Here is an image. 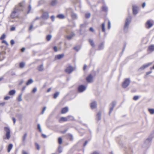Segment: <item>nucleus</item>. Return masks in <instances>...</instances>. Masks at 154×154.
Listing matches in <instances>:
<instances>
[{"instance_id": "37998d69", "label": "nucleus", "mask_w": 154, "mask_h": 154, "mask_svg": "<svg viewBox=\"0 0 154 154\" xmlns=\"http://www.w3.org/2000/svg\"><path fill=\"white\" fill-rule=\"evenodd\" d=\"M18 101H20L22 100L21 95H20L17 99Z\"/></svg>"}, {"instance_id": "423d86ee", "label": "nucleus", "mask_w": 154, "mask_h": 154, "mask_svg": "<svg viewBox=\"0 0 154 154\" xmlns=\"http://www.w3.org/2000/svg\"><path fill=\"white\" fill-rule=\"evenodd\" d=\"M74 70L73 67L70 65H69L65 70V72L69 74L72 72Z\"/></svg>"}, {"instance_id": "680f3d73", "label": "nucleus", "mask_w": 154, "mask_h": 154, "mask_svg": "<svg viewBox=\"0 0 154 154\" xmlns=\"http://www.w3.org/2000/svg\"><path fill=\"white\" fill-rule=\"evenodd\" d=\"M51 19L52 21H54V16H52L51 17Z\"/></svg>"}, {"instance_id": "5fc2aeb1", "label": "nucleus", "mask_w": 154, "mask_h": 154, "mask_svg": "<svg viewBox=\"0 0 154 154\" xmlns=\"http://www.w3.org/2000/svg\"><path fill=\"white\" fill-rule=\"evenodd\" d=\"M152 71H149L148 72H147L146 73V75H145V76H146L148 75H149V74L151 73H152Z\"/></svg>"}, {"instance_id": "cd10ccee", "label": "nucleus", "mask_w": 154, "mask_h": 154, "mask_svg": "<svg viewBox=\"0 0 154 154\" xmlns=\"http://www.w3.org/2000/svg\"><path fill=\"white\" fill-rule=\"evenodd\" d=\"M33 82V81L32 79H30L28 80L27 82L26 83V85H28L31 84H32Z\"/></svg>"}, {"instance_id": "c85d7f7f", "label": "nucleus", "mask_w": 154, "mask_h": 154, "mask_svg": "<svg viewBox=\"0 0 154 154\" xmlns=\"http://www.w3.org/2000/svg\"><path fill=\"white\" fill-rule=\"evenodd\" d=\"M15 93V91L14 90H12L9 91V94L10 95H14Z\"/></svg>"}, {"instance_id": "49530a36", "label": "nucleus", "mask_w": 154, "mask_h": 154, "mask_svg": "<svg viewBox=\"0 0 154 154\" xmlns=\"http://www.w3.org/2000/svg\"><path fill=\"white\" fill-rule=\"evenodd\" d=\"M31 5H29L28 6V11L27 12V14H29L30 12V11L31 10Z\"/></svg>"}, {"instance_id": "0eeeda50", "label": "nucleus", "mask_w": 154, "mask_h": 154, "mask_svg": "<svg viewBox=\"0 0 154 154\" xmlns=\"http://www.w3.org/2000/svg\"><path fill=\"white\" fill-rule=\"evenodd\" d=\"M131 20V18L130 17L127 18L125 20V24L124 27V30L127 29L129 25Z\"/></svg>"}, {"instance_id": "4be33fe9", "label": "nucleus", "mask_w": 154, "mask_h": 154, "mask_svg": "<svg viewBox=\"0 0 154 154\" xmlns=\"http://www.w3.org/2000/svg\"><path fill=\"white\" fill-rule=\"evenodd\" d=\"M13 147V145L12 144H10L8 146L7 150L8 152H9L11 151Z\"/></svg>"}, {"instance_id": "864d4df0", "label": "nucleus", "mask_w": 154, "mask_h": 154, "mask_svg": "<svg viewBox=\"0 0 154 154\" xmlns=\"http://www.w3.org/2000/svg\"><path fill=\"white\" fill-rule=\"evenodd\" d=\"M58 150L59 153H61V147L60 146H59L58 147Z\"/></svg>"}, {"instance_id": "a211bd4d", "label": "nucleus", "mask_w": 154, "mask_h": 154, "mask_svg": "<svg viewBox=\"0 0 154 154\" xmlns=\"http://www.w3.org/2000/svg\"><path fill=\"white\" fill-rule=\"evenodd\" d=\"M39 71H42L44 70V67L43 65H40L38 66L37 68Z\"/></svg>"}, {"instance_id": "ea45409f", "label": "nucleus", "mask_w": 154, "mask_h": 154, "mask_svg": "<svg viewBox=\"0 0 154 154\" xmlns=\"http://www.w3.org/2000/svg\"><path fill=\"white\" fill-rule=\"evenodd\" d=\"M27 133H25L24 135V136H23V141H24L26 138V137L27 136Z\"/></svg>"}, {"instance_id": "f8f14e48", "label": "nucleus", "mask_w": 154, "mask_h": 154, "mask_svg": "<svg viewBox=\"0 0 154 154\" xmlns=\"http://www.w3.org/2000/svg\"><path fill=\"white\" fill-rule=\"evenodd\" d=\"M152 64V63H149L146 64L144 65L141 66L139 69H140L143 70L145 69L146 68L148 67L149 66L151 65Z\"/></svg>"}, {"instance_id": "2f4dec72", "label": "nucleus", "mask_w": 154, "mask_h": 154, "mask_svg": "<svg viewBox=\"0 0 154 154\" xmlns=\"http://www.w3.org/2000/svg\"><path fill=\"white\" fill-rule=\"evenodd\" d=\"M148 110L150 114H154V109H149Z\"/></svg>"}, {"instance_id": "79ce46f5", "label": "nucleus", "mask_w": 154, "mask_h": 154, "mask_svg": "<svg viewBox=\"0 0 154 154\" xmlns=\"http://www.w3.org/2000/svg\"><path fill=\"white\" fill-rule=\"evenodd\" d=\"M15 29V27L14 26H11V27L10 29V30L11 31H14Z\"/></svg>"}, {"instance_id": "393cba45", "label": "nucleus", "mask_w": 154, "mask_h": 154, "mask_svg": "<svg viewBox=\"0 0 154 154\" xmlns=\"http://www.w3.org/2000/svg\"><path fill=\"white\" fill-rule=\"evenodd\" d=\"M5 58V55L3 53L0 52V60H3Z\"/></svg>"}, {"instance_id": "a878e982", "label": "nucleus", "mask_w": 154, "mask_h": 154, "mask_svg": "<svg viewBox=\"0 0 154 154\" xmlns=\"http://www.w3.org/2000/svg\"><path fill=\"white\" fill-rule=\"evenodd\" d=\"M103 43L102 42L100 43L98 46V49L99 50H100L103 49Z\"/></svg>"}, {"instance_id": "39448f33", "label": "nucleus", "mask_w": 154, "mask_h": 154, "mask_svg": "<svg viewBox=\"0 0 154 154\" xmlns=\"http://www.w3.org/2000/svg\"><path fill=\"white\" fill-rule=\"evenodd\" d=\"M130 82V80L128 78L125 79L122 82V86L123 88H126L129 85Z\"/></svg>"}, {"instance_id": "7c9ffc66", "label": "nucleus", "mask_w": 154, "mask_h": 154, "mask_svg": "<svg viewBox=\"0 0 154 154\" xmlns=\"http://www.w3.org/2000/svg\"><path fill=\"white\" fill-rule=\"evenodd\" d=\"M71 16L72 18L73 19H75L77 18V16L76 14L73 13H72L71 15Z\"/></svg>"}, {"instance_id": "2eb2a0df", "label": "nucleus", "mask_w": 154, "mask_h": 154, "mask_svg": "<svg viewBox=\"0 0 154 154\" xmlns=\"http://www.w3.org/2000/svg\"><path fill=\"white\" fill-rule=\"evenodd\" d=\"M64 54H59L55 56V59L56 60L60 59H61L63 58V57L64 56Z\"/></svg>"}, {"instance_id": "de8ad7c7", "label": "nucleus", "mask_w": 154, "mask_h": 154, "mask_svg": "<svg viewBox=\"0 0 154 154\" xmlns=\"http://www.w3.org/2000/svg\"><path fill=\"white\" fill-rule=\"evenodd\" d=\"M10 98V97L7 96H6V97H5L4 98V100H8Z\"/></svg>"}, {"instance_id": "473e14b6", "label": "nucleus", "mask_w": 154, "mask_h": 154, "mask_svg": "<svg viewBox=\"0 0 154 154\" xmlns=\"http://www.w3.org/2000/svg\"><path fill=\"white\" fill-rule=\"evenodd\" d=\"M25 66V63L23 62H21L19 63V66L20 68H23Z\"/></svg>"}, {"instance_id": "a18cd8bd", "label": "nucleus", "mask_w": 154, "mask_h": 154, "mask_svg": "<svg viewBox=\"0 0 154 154\" xmlns=\"http://www.w3.org/2000/svg\"><path fill=\"white\" fill-rule=\"evenodd\" d=\"M33 24H31L30 25V26L29 27V31L31 30L33 28Z\"/></svg>"}, {"instance_id": "13d9d810", "label": "nucleus", "mask_w": 154, "mask_h": 154, "mask_svg": "<svg viewBox=\"0 0 154 154\" xmlns=\"http://www.w3.org/2000/svg\"><path fill=\"white\" fill-rule=\"evenodd\" d=\"M37 91V89L36 88H34L32 90V92L33 93H35Z\"/></svg>"}, {"instance_id": "5701e85b", "label": "nucleus", "mask_w": 154, "mask_h": 154, "mask_svg": "<svg viewBox=\"0 0 154 154\" xmlns=\"http://www.w3.org/2000/svg\"><path fill=\"white\" fill-rule=\"evenodd\" d=\"M101 113L100 112H99L97 114L96 116V118L99 121L101 119Z\"/></svg>"}, {"instance_id": "4c0bfd02", "label": "nucleus", "mask_w": 154, "mask_h": 154, "mask_svg": "<svg viewBox=\"0 0 154 154\" xmlns=\"http://www.w3.org/2000/svg\"><path fill=\"white\" fill-rule=\"evenodd\" d=\"M90 16V14L89 13H86L85 14V17L86 18H88Z\"/></svg>"}, {"instance_id": "9d476101", "label": "nucleus", "mask_w": 154, "mask_h": 154, "mask_svg": "<svg viewBox=\"0 0 154 154\" xmlns=\"http://www.w3.org/2000/svg\"><path fill=\"white\" fill-rule=\"evenodd\" d=\"M132 10L133 14L134 15L137 14L138 12V7L135 5H133L132 6Z\"/></svg>"}, {"instance_id": "412c9836", "label": "nucleus", "mask_w": 154, "mask_h": 154, "mask_svg": "<svg viewBox=\"0 0 154 154\" xmlns=\"http://www.w3.org/2000/svg\"><path fill=\"white\" fill-rule=\"evenodd\" d=\"M112 106L110 108V111H109V114H110V113L113 110V108H114V106H115L116 105V103L115 102H112Z\"/></svg>"}, {"instance_id": "603ef678", "label": "nucleus", "mask_w": 154, "mask_h": 154, "mask_svg": "<svg viewBox=\"0 0 154 154\" xmlns=\"http://www.w3.org/2000/svg\"><path fill=\"white\" fill-rule=\"evenodd\" d=\"M110 28V23L109 21H108V28L109 29Z\"/></svg>"}, {"instance_id": "dca6fc26", "label": "nucleus", "mask_w": 154, "mask_h": 154, "mask_svg": "<svg viewBox=\"0 0 154 154\" xmlns=\"http://www.w3.org/2000/svg\"><path fill=\"white\" fill-rule=\"evenodd\" d=\"M68 111V108L67 107H65L63 108L61 110V114H65Z\"/></svg>"}, {"instance_id": "72a5a7b5", "label": "nucleus", "mask_w": 154, "mask_h": 154, "mask_svg": "<svg viewBox=\"0 0 154 154\" xmlns=\"http://www.w3.org/2000/svg\"><path fill=\"white\" fill-rule=\"evenodd\" d=\"M59 95V93L58 92H56L54 94L53 97L54 98H56Z\"/></svg>"}, {"instance_id": "7ed1b4c3", "label": "nucleus", "mask_w": 154, "mask_h": 154, "mask_svg": "<svg viewBox=\"0 0 154 154\" xmlns=\"http://www.w3.org/2000/svg\"><path fill=\"white\" fill-rule=\"evenodd\" d=\"M4 130L6 132L5 137H4V139H7L9 140L11 137V131L9 128L5 127L4 128Z\"/></svg>"}, {"instance_id": "f704fd0d", "label": "nucleus", "mask_w": 154, "mask_h": 154, "mask_svg": "<svg viewBox=\"0 0 154 154\" xmlns=\"http://www.w3.org/2000/svg\"><path fill=\"white\" fill-rule=\"evenodd\" d=\"M51 38V36L50 35H48L46 37V40L48 41L50 40Z\"/></svg>"}, {"instance_id": "338daca9", "label": "nucleus", "mask_w": 154, "mask_h": 154, "mask_svg": "<svg viewBox=\"0 0 154 154\" xmlns=\"http://www.w3.org/2000/svg\"><path fill=\"white\" fill-rule=\"evenodd\" d=\"M12 120L14 122V124L16 122V119L14 118H12Z\"/></svg>"}, {"instance_id": "aec40b11", "label": "nucleus", "mask_w": 154, "mask_h": 154, "mask_svg": "<svg viewBox=\"0 0 154 154\" xmlns=\"http://www.w3.org/2000/svg\"><path fill=\"white\" fill-rule=\"evenodd\" d=\"M88 41L92 47H94L95 46L93 40L91 39H89Z\"/></svg>"}, {"instance_id": "8fccbe9b", "label": "nucleus", "mask_w": 154, "mask_h": 154, "mask_svg": "<svg viewBox=\"0 0 154 154\" xmlns=\"http://www.w3.org/2000/svg\"><path fill=\"white\" fill-rule=\"evenodd\" d=\"M46 109V107H44L43 108L42 110V114H43L44 113V111Z\"/></svg>"}, {"instance_id": "6ab92c4d", "label": "nucleus", "mask_w": 154, "mask_h": 154, "mask_svg": "<svg viewBox=\"0 0 154 154\" xmlns=\"http://www.w3.org/2000/svg\"><path fill=\"white\" fill-rule=\"evenodd\" d=\"M57 3V0H52L50 3V5L52 6L55 5Z\"/></svg>"}, {"instance_id": "a19ab883", "label": "nucleus", "mask_w": 154, "mask_h": 154, "mask_svg": "<svg viewBox=\"0 0 154 154\" xmlns=\"http://www.w3.org/2000/svg\"><path fill=\"white\" fill-rule=\"evenodd\" d=\"M35 145L37 149L39 150L40 149V147L38 144L37 143H35Z\"/></svg>"}, {"instance_id": "f3484780", "label": "nucleus", "mask_w": 154, "mask_h": 154, "mask_svg": "<svg viewBox=\"0 0 154 154\" xmlns=\"http://www.w3.org/2000/svg\"><path fill=\"white\" fill-rule=\"evenodd\" d=\"M148 51L150 52L154 51V45H152L149 46L148 48Z\"/></svg>"}, {"instance_id": "f03ea898", "label": "nucleus", "mask_w": 154, "mask_h": 154, "mask_svg": "<svg viewBox=\"0 0 154 154\" xmlns=\"http://www.w3.org/2000/svg\"><path fill=\"white\" fill-rule=\"evenodd\" d=\"M73 119V117L71 116H68L66 117H61L59 120V122L60 123L65 122L67 121H72Z\"/></svg>"}, {"instance_id": "0e129e2a", "label": "nucleus", "mask_w": 154, "mask_h": 154, "mask_svg": "<svg viewBox=\"0 0 154 154\" xmlns=\"http://www.w3.org/2000/svg\"><path fill=\"white\" fill-rule=\"evenodd\" d=\"M87 67V66L86 65H85L84 66V67H83V69L84 70H85L86 68Z\"/></svg>"}, {"instance_id": "c756f323", "label": "nucleus", "mask_w": 154, "mask_h": 154, "mask_svg": "<svg viewBox=\"0 0 154 154\" xmlns=\"http://www.w3.org/2000/svg\"><path fill=\"white\" fill-rule=\"evenodd\" d=\"M57 17L60 19H63L65 18V16L62 14H59L57 16Z\"/></svg>"}, {"instance_id": "b1692460", "label": "nucleus", "mask_w": 154, "mask_h": 154, "mask_svg": "<svg viewBox=\"0 0 154 154\" xmlns=\"http://www.w3.org/2000/svg\"><path fill=\"white\" fill-rule=\"evenodd\" d=\"M74 35V34L73 32H72L70 35L66 36V38L69 40L71 39L72 37Z\"/></svg>"}, {"instance_id": "bf43d9fd", "label": "nucleus", "mask_w": 154, "mask_h": 154, "mask_svg": "<svg viewBox=\"0 0 154 154\" xmlns=\"http://www.w3.org/2000/svg\"><path fill=\"white\" fill-rule=\"evenodd\" d=\"M2 43H5L6 45H8L7 42L5 41L4 40L2 41Z\"/></svg>"}, {"instance_id": "3c124183", "label": "nucleus", "mask_w": 154, "mask_h": 154, "mask_svg": "<svg viewBox=\"0 0 154 154\" xmlns=\"http://www.w3.org/2000/svg\"><path fill=\"white\" fill-rule=\"evenodd\" d=\"M53 49L54 50V51L55 52H57V48L56 46H54L53 48Z\"/></svg>"}, {"instance_id": "1a4fd4ad", "label": "nucleus", "mask_w": 154, "mask_h": 154, "mask_svg": "<svg viewBox=\"0 0 154 154\" xmlns=\"http://www.w3.org/2000/svg\"><path fill=\"white\" fill-rule=\"evenodd\" d=\"M86 86L83 85H79L78 88V90L79 92H82L84 91L86 89Z\"/></svg>"}, {"instance_id": "052dcab7", "label": "nucleus", "mask_w": 154, "mask_h": 154, "mask_svg": "<svg viewBox=\"0 0 154 154\" xmlns=\"http://www.w3.org/2000/svg\"><path fill=\"white\" fill-rule=\"evenodd\" d=\"M89 30L91 32H94V30L93 28L91 27H90L89 29Z\"/></svg>"}, {"instance_id": "c03bdc74", "label": "nucleus", "mask_w": 154, "mask_h": 154, "mask_svg": "<svg viewBox=\"0 0 154 154\" xmlns=\"http://www.w3.org/2000/svg\"><path fill=\"white\" fill-rule=\"evenodd\" d=\"M38 128L39 130V132H41L42 130L41 129V127L40 125L39 124H38L37 125Z\"/></svg>"}, {"instance_id": "20e7f679", "label": "nucleus", "mask_w": 154, "mask_h": 154, "mask_svg": "<svg viewBox=\"0 0 154 154\" xmlns=\"http://www.w3.org/2000/svg\"><path fill=\"white\" fill-rule=\"evenodd\" d=\"M154 24L153 20H148L145 24V26L146 28L149 29Z\"/></svg>"}, {"instance_id": "ddd939ff", "label": "nucleus", "mask_w": 154, "mask_h": 154, "mask_svg": "<svg viewBox=\"0 0 154 154\" xmlns=\"http://www.w3.org/2000/svg\"><path fill=\"white\" fill-rule=\"evenodd\" d=\"M93 76L91 74L89 75L86 78V80L88 82H92Z\"/></svg>"}, {"instance_id": "e433bc0d", "label": "nucleus", "mask_w": 154, "mask_h": 154, "mask_svg": "<svg viewBox=\"0 0 154 154\" xmlns=\"http://www.w3.org/2000/svg\"><path fill=\"white\" fill-rule=\"evenodd\" d=\"M5 38V34H3L0 38V40H3Z\"/></svg>"}, {"instance_id": "4d7b16f0", "label": "nucleus", "mask_w": 154, "mask_h": 154, "mask_svg": "<svg viewBox=\"0 0 154 154\" xmlns=\"http://www.w3.org/2000/svg\"><path fill=\"white\" fill-rule=\"evenodd\" d=\"M10 43L11 45H13L14 44V42L13 40H11L10 41Z\"/></svg>"}, {"instance_id": "6e6d98bb", "label": "nucleus", "mask_w": 154, "mask_h": 154, "mask_svg": "<svg viewBox=\"0 0 154 154\" xmlns=\"http://www.w3.org/2000/svg\"><path fill=\"white\" fill-rule=\"evenodd\" d=\"M91 154H99V153L97 151H94Z\"/></svg>"}, {"instance_id": "774afa93", "label": "nucleus", "mask_w": 154, "mask_h": 154, "mask_svg": "<svg viewBox=\"0 0 154 154\" xmlns=\"http://www.w3.org/2000/svg\"><path fill=\"white\" fill-rule=\"evenodd\" d=\"M145 5H146V4H145V3H144H144H143L142 4V7H143V8H144V7H145Z\"/></svg>"}, {"instance_id": "bb28decb", "label": "nucleus", "mask_w": 154, "mask_h": 154, "mask_svg": "<svg viewBox=\"0 0 154 154\" xmlns=\"http://www.w3.org/2000/svg\"><path fill=\"white\" fill-rule=\"evenodd\" d=\"M105 23H103L101 24V28L102 29V32H105Z\"/></svg>"}, {"instance_id": "4468645a", "label": "nucleus", "mask_w": 154, "mask_h": 154, "mask_svg": "<svg viewBox=\"0 0 154 154\" xmlns=\"http://www.w3.org/2000/svg\"><path fill=\"white\" fill-rule=\"evenodd\" d=\"M97 103L95 101H94L90 104V107L92 109L95 108L97 107Z\"/></svg>"}, {"instance_id": "f257e3e1", "label": "nucleus", "mask_w": 154, "mask_h": 154, "mask_svg": "<svg viewBox=\"0 0 154 154\" xmlns=\"http://www.w3.org/2000/svg\"><path fill=\"white\" fill-rule=\"evenodd\" d=\"M19 11V10L17 8H14L10 15V18L12 19L19 18V16L17 14V13Z\"/></svg>"}, {"instance_id": "9b49d317", "label": "nucleus", "mask_w": 154, "mask_h": 154, "mask_svg": "<svg viewBox=\"0 0 154 154\" xmlns=\"http://www.w3.org/2000/svg\"><path fill=\"white\" fill-rule=\"evenodd\" d=\"M24 2H22L19 3L17 5H16L14 8H17L19 9V11H20V7H23L24 5Z\"/></svg>"}, {"instance_id": "09e8293b", "label": "nucleus", "mask_w": 154, "mask_h": 154, "mask_svg": "<svg viewBox=\"0 0 154 154\" xmlns=\"http://www.w3.org/2000/svg\"><path fill=\"white\" fill-rule=\"evenodd\" d=\"M69 139L70 140H73V137L72 135H69Z\"/></svg>"}, {"instance_id": "69168bd1", "label": "nucleus", "mask_w": 154, "mask_h": 154, "mask_svg": "<svg viewBox=\"0 0 154 154\" xmlns=\"http://www.w3.org/2000/svg\"><path fill=\"white\" fill-rule=\"evenodd\" d=\"M22 154H28V153L26 152L24 150H23L22 151Z\"/></svg>"}, {"instance_id": "58836bf2", "label": "nucleus", "mask_w": 154, "mask_h": 154, "mask_svg": "<svg viewBox=\"0 0 154 154\" xmlns=\"http://www.w3.org/2000/svg\"><path fill=\"white\" fill-rule=\"evenodd\" d=\"M139 98V97L138 96H135L134 97L133 99L134 100H137Z\"/></svg>"}, {"instance_id": "e2e57ef3", "label": "nucleus", "mask_w": 154, "mask_h": 154, "mask_svg": "<svg viewBox=\"0 0 154 154\" xmlns=\"http://www.w3.org/2000/svg\"><path fill=\"white\" fill-rule=\"evenodd\" d=\"M5 102L0 103V106H3L5 105Z\"/></svg>"}, {"instance_id": "c9c22d12", "label": "nucleus", "mask_w": 154, "mask_h": 154, "mask_svg": "<svg viewBox=\"0 0 154 154\" xmlns=\"http://www.w3.org/2000/svg\"><path fill=\"white\" fill-rule=\"evenodd\" d=\"M58 142L60 144H61L62 143V139L61 137L58 138Z\"/></svg>"}, {"instance_id": "6e6552de", "label": "nucleus", "mask_w": 154, "mask_h": 154, "mask_svg": "<svg viewBox=\"0 0 154 154\" xmlns=\"http://www.w3.org/2000/svg\"><path fill=\"white\" fill-rule=\"evenodd\" d=\"M41 18L44 20H47L49 18L48 13L47 12H44L42 14L41 16Z\"/></svg>"}]
</instances>
